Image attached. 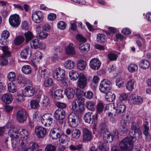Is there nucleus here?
Masks as SVG:
<instances>
[{"instance_id":"49","label":"nucleus","mask_w":151,"mask_h":151,"mask_svg":"<svg viewBox=\"0 0 151 151\" xmlns=\"http://www.w3.org/2000/svg\"><path fill=\"white\" fill-rule=\"evenodd\" d=\"M40 101H39L37 100L33 99L31 101L30 105L31 108L33 109H37L39 106V103Z\"/></svg>"},{"instance_id":"46","label":"nucleus","mask_w":151,"mask_h":151,"mask_svg":"<svg viewBox=\"0 0 151 151\" xmlns=\"http://www.w3.org/2000/svg\"><path fill=\"white\" fill-rule=\"evenodd\" d=\"M82 148V144L78 143L76 145L71 144L69 147L70 150L71 151L79 150Z\"/></svg>"},{"instance_id":"44","label":"nucleus","mask_w":151,"mask_h":151,"mask_svg":"<svg viewBox=\"0 0 151 151\" xmlns=\"http://www.w3.org/2000/svg\"><path fill=\"white\" fill-rule=\"evenodd\" d=\"M133 103L137 105H140L143 102V99L141 96H135L133 98Z\"/></svg>"},{"instance_id":"35","label":"nucleus","mask_w":151,"mask_h":151,"mask_svg":"<svg viewBox=\"0 0 151 151\" xmlns=\"http://www.w3.org/2000/svg\"><path fill=\"white\" fill-rule=\"evenodd\" d=\"M75 65V63L71 60H68L66 61L64 64L65 67L68 69H73Z\"/></svg>"},{"instance_id":"9","label":"nucleus","mask_w":151,"mask_h":151,"mask_svg":"<svg viewBox=\"0 0 151 151\" xmlns=\"http://www.w3.org/2000/svg\"><path fill=\"white\" fill-rule=\"evenodd\" d=\"M65 112L63 109H58L54 113V116L55 118L60 121L61 124L63 123V120L65 116Z\"/></svg>"},{"instance_id":"19","label":"nucleus","mask_w":151,"mask_h":151,"mask_svg":"<svg viewBox=\"0 0 151 151\" xmlns=\"http://www.w3.org/2000/svg\"><path fill=\"white\" fill-rule=\"evenodd\" d=\"M86 79L85 76L82 73H81L78 81V86L81 88H83L86 86Z\"/></svg>"},{"instance_id":"33","label":"nucleus","mask_w":151,"mask_h":151,"mask_svg":"<svg viewBox=\"0 0 151 151\" xmlns=\"http://www.w3.org/2000/svg\"><path fill=\"white\" fill-rule=\"evenodd\" d=\"M81 132L78 129L75 128L72 131L71 135L72 137L75 139H78L80 137Z\"/></svg>"},{"instance_id":"24","label":"nucleus","mask_w":151,"mask_h":151,"mask_svg":"<svg viewBox=\"0 0 151 151\" xmlns=\"http://www.w3.org/2000/svg\"><path fill=\"white\" fill-rule=\"evenodd\" d=\"M2 99L4 103L9 104L13 101V97L11 93H6L2 96Z\"/></svg>"},{"instance_id":"43","label":"nucleus","mask_w":151,"mask_h":151,"mask_svg":"<svg viewBox=\"0 0 151 151\" xmlns=\"http://www.w3.org/2000/svg\"><path fill=\"white\" fill-rule=\"evenodd\" d=\"M60 137L59 138V141L61 143L63 144L66 142L68 141V137L64 133H62V132L60 134Z\"/></svg>"},{"instance_id":"50","label":"nucleus","mask_w":151,"mask_h":151,"mask_svg":"<svg viewBox=\"0 0 151 151\" xmlns=\"http://www.w3.org/2000/svg\"><path fill=\"white\" fill-rule=\"evenodd\" d=\"M30 45L32 48L37 49L39 48V42L38 40L35 39L33 40L30 42Z\"/></svg>"},{"instance_id":"57","label":"nucleus","mask_w":151,"mask_h":151,"mask_svg":"<svg viewBox=\"0 0 151 151\" xmlns=\"http://www.w3.org/2000/svg\"><path fill=\"white\" fill-rule=\"evenodd\" d=\"M144 129L143 131V133L145 135L148 134V131L149 130V127L148 126V123L147 122H146L143 124Z\"/></svg>"},{"instance_id":"51","label":"nucleus","mask_w":151,"mask_h":151,"mask_svg":"<svg viewBox=\"0 0 151 151\" xmlns=\"http://www.w3.org/2000/svg\"><path fill=\"white\" fill-rule=\"evenodd\" d=\"M107 131H108L107 129L105 124L104 122L101 123L99 127V131L102 133L104 134Z\"/></svg>"},{"instance_id":"10","label":"nucleus","mask_w":151,"mask_h":151,"mask_svg":"<svg viewBox=\"0 0 151 151\" xmlns=\"http://www.w3.org/2000/svg\"><path fill=\"white\" fill-rule=\"evenodd\" d=\"M9 23L11 26L17 27L20 24L21 21L19 15L15 14L11 15L9 19Z\"/></svg>"},{"instance_id":"63","label":"nucleus","mask_w":151,"mask_h":151,"mask_svg":"<svg viewBox=\"0 0 151 151\" xmlns=\"http://www.w3.org/2000/svg\"><path fill=\"white\" fill-rule=\"evenodd\" d=\"M76 94L78 98H80L81 96L84 94L83 92L80 89L77 88L76 89Z\"/></svg>"},{"instance_id":"15","label":"nucleus","mask_w":151,"mask_h":151,"mask_svg":"<svg viewBox=\"0 0 151 151\" xmlns=\"http://www.w3.org/2000/svg\"><path fill=\"white\" fill-rule=\"evenodd\" d=\"M35 130L37 136L39 138H44L47 133L46 128L42 127L37 126L36 127Z\"/></svg>"},{"instance_id":"52","label":"nucleus","mask_w":151,"mask_h":151,"mask_svg":"<svg viewBox=\"0 0 151 151\" xmlns=\"http://www.w3.org/2000/svg\"><path fill=\"white\" fill-rule=\"evenodd\" d=\"M24 40V39L23 37L18 36L15 39L14 43L15 45H18L22 43Z\"/></svg>"},{"instance_id":"11","label":"nucleus","mask_w":151,"mask_h":151,"mask_svg":"<svg viewBox=\"0 0 151 151\" xmlns=\"http://www.w3.org/2000/svg\"><path fill=\"white\" fill-rule=\"evenodd\" d=\"M82 132V141L85 142L91 141L93 138L91 132L86 128H83Z\"/></svg>"},{"instance_id":"40","label":"nucleus","mask_w":151,"mask_h":151,"mask_svg":"<svg viewBox=\"0 0 151 151\" xmlns=\"http://www.w3.org/2000/svg\"><path fill=\"white\" fill-rule=\"evenodd\" d=\"M139 65L141 68L143 69L148 68L150 66L149 62L146 60H142L139 63Z\"/></svg>"},{"instance_id":"62","label":"nucleus","mask_w":151,"mask_h":151,"mask_svg":"<svg viewBox=\"0 0 151 151\" xmlns=\"http://www.w3.org/2000/svg\"><path fill=\"white\" fill-rule=\"evenodd\" d=\"M8 58L6 57V56H3V55L1 56V62L3 65H5L7 64L8 61L7 58Z\"/></svg>"},{"instance_id":"27","label":"nucleus","mask_w":151,"mask_h":151,"mask_svg":"<svg viewBox=\"0 0 151 151\" xmlns=\"http://www.w3.org/2000/svg\"><path fill=\"white\" fill-rule=\"evenodd\" d=\"M39 73L42 77L45 78L49 75V70L45 67L42 66L39 70Z\"/></svg>"},{"instance_id":"7","label":"nucleus","mask_w":151,"mask_h":151,"mask_svg":"<svg viewBox=\"0 0 151 151\" xmlns=\"http://www.w3.org/2000/svg\"><path fill=\"white\" fill-rule=\"evenodd\" d=\"M53 116L51 114L46 113L42 117L41 119L42 124L45 126L49 127L53 124L54 120L52 118Z\"/></svg>"},{"instance_id":"41","label":"nucleus","mask_w":151,"mask_h":151,"mask_svg":"<svg viewBox=\"0 0 151 151\" xmlns=\"http://www.w3.org/2000/svg\"><path fill=\"white\" fill-rule=\"evenodd\" d=\"M24 35L25 36V42H26L31 40L34 37V35L32 33L29 31H28L25 32L24 34Z\"/></svg>"},{"instance_id":"25","label":"nucleus","mask_w":151,"mask_h":151,"mask_svg":"<svg viewBox=\"0 0 151 151\" xmlns=\"http://www.w3.org/2000/svg\"><path fill=\"white\" fill-rule=\"evenodd\" d=\"M8 134L12 139L19 137V130L15 128H12L9 130Z\"/></svg>"},{"instance_id":"38","label":"nucleus","mask_w":151,"mask_h":151,"mask_svg":"<svg viewBox=\"0 0 151 151\" xmlns=\"http://www.w3.org/2000/svg\"><path fill=\"white\" fill-rule=\"evenodd\" d=\"M2 50L3 52V54L2 55L3 56H6L8 57L11 56V53L7 46H4L1 47Z\"/></svg>"},{"instance_id":"12","label":"nucleus","mask_w":151,"mask_h":151,"mask_svg":"<svg viewBox=\"0 0 151 151\" xmlns=\"http://www.w3.org/2000/svg\"><path fill=\"white\" fill-rule=\"evenodd\" d=\"M92 112L86 113L84 116V119L85 122L89 124L91 123L93 120H97L98 119V115L97 114L92 115Z\"/></svg>"},{"instance_id":"34","label":"nucleus","mask_w":151,"mask_h":151,"mask_svg":"<svg viewBox=\"0 0 151 151\" xmlns=\"http://www.w3.org/2000/svg\"><path fill=\"white\" fill-rule=\"evenodd\" d=\"M86 62L83 60H80L78 61L77 63L78 68L81 70H84L86 66Z\"/></svg>"},{"instance_id":"53","label":"nucleus","mask_w":151,"mask_h":151,"mask_svg":"<svg viewBox=\"0 0 151 151\" xmlns=\"http://www.w3.org/2000/svg\"><path fill=\"white\" fill-rule=\"evenodd\" d=\"M7 77L9 80L10 81H14L15 79L16 74L14 72H10L8 74Z\"/></svg>"},{"instance_id":"2","label":"nucleus","mask_w":151,"mask_h":151,"mask_svg":"<svg viewBox=\"0 0 151 151\" xmlns=\"http://www.w3.org/2000/svg\"><path fill=\"white\" fill-rule=\"evenodd\" d=\"M132 137H127L122 140L119 146L121 151H131L132 148Z\"/></svg>"},{"instance_id":"5","label":"nucleus","mask_w":151,"mask_h":151,"mask_svg":"<svg viewBox=\"0 0 151 151\" xmlns=\"http://www.w3.org/2000/svg\"><path fill=\"white\" fill-rule=\"evenodd\" d=\"M110 81L107 79H103L100 82L99 90L102 93L106 94L108 93L111 89Z\"/></svg>"},{"instance_id":"56","label":"nucleus","mask_w":151,"mask_h":151,"mask_svg":"<svg viewBox=\"0 0 151 151\" xmlns=\"http://www.w3.org/2000/svg\"><path fill=\"white\" fill-rule=\"evenodd\" d=\"M66 24L63 21H60L57 24L58 27L61 29L63 30L66 27Z\"/></svg>"},{"instance_id":"18","label":"nucleus","mask_w":151,"mask_h":151,"mask_svg":"<svg viewBox=\"0 0 151 151\" xmlns=\"http://www.w3.org/2000/svg\"><path fill=\"white\" fill-rule=\"evenodd\" d=\"M101 62L100 61L96 58H94L91 59L89 63L90 67L93 70L99 69L101 65Z\"/></svg>"},{"instance_id":"16","label":"nucleus","mask_w":151,"mask_h":151,"mask_svg":"<svg viewBox=\"0 0 151 151\" xmlns=\"http://www.w3.org/2000/svg\"><path fill=\"white\" fill-rule=\"evenodd\" d=\"M62 133L61 129L58 127H55L53 129L50 133L49 136L52 139H57L60 137Z\"/></svg>"},{"instance_id":"21","label":"nucleus","mask_w":151,"mask_h":151,"mask_svg":"<svg viewBox=\"0 0 151 151\" xmlns=\"http://www.w3.org/2000/svg\"><path fill=\"white\" fill-rule=\"evenodd\" d=\"M73 45V44L70 43L65 47L66 53L69 55L74 56L76 54L75 50Z\"/></svg>"},{"instance_id":"23","label":"nucleus","mask_w":151,"mask_h":151,"mask_svg":"<svg viewBox=\"0 0 151 151\" xmlns=\"http://www.w3.org/2000/svg\"><path fill=\"white\" fill-rule=\"evenodd\" d=\"M20 55L23 59H29L31 56V51L29 49L26 48L23 50L21 52Z\"/></svg>"},{"instance_id":"14","label":"nucleus","mask_w":151,"mask_h":151,"mask_svg":"<svg viewBox=\"0 0 151 151\" xmlns=\"http://www.w3.org/2000/svg\"><path fill=\"white\" fill-rule=\"evenodd\" d=\"M117 135V132L116 130L113 131V134H111L109 131H107L103 134L104 139L106 142H111L113 141L114 137Z\"/></svg>"},{"instance_id":"42","label":"nucleus","mask_w":151,"mask_h":151,"mask_svg":"<svg viewBox=\"0 0 151 151\" xmlns=\"http://www.w3.org/2000/svg\"><path fill=\"white\" fill-rule=\"evenodd\" d=\"M104 105L102 103H98L96 106V114H100L103 111Z\"/></svg>"},{"instance_id":"29","label":"nucleus","mask_w":151,"mask_h":151,"mask_svg":"<svg viewBox=\"0 0 151 151\" xmlns=\"http://www.w3.org/2000/svg\"><path fill=\"white\" fill-rule=\"evenodd\" d=\"M68 98L72 99L74 97L75 94V91L72 88H66L64 92Z\"/></svg>"},{"instance_id":"31","label":"nucleus","mask_w":151,"mask_h":151,"mask_svg":"<svg viewBox=\"0 0 151 151\" xmlns=\"http://www.w3.org/2000/svg\"><path fill=\"white\" fill-rule=\"evenodd\" d=\"M19 133V137L23 139L24 140H27L29 137V133L28 131L25 129H22Z\"/></svg>"},{"instance_id":"28","label":"nucleus","mask_w":151,"mask_h":151,"mask_svg":"<svg viewBox=\"0 0 151 151\" xmlns=\"http://www.w3.org/2000/svg\"><path fill=\"white\" fill-rule=\"evenodd\" d=\"M41 28L40 26H38L36 28V31L38 32L37 37L38 39H44L47 37L48 36V34L44 32L41 31L40 30Z\"/></svg>"},{"instance_id":"47","label":"nucleus","mask_w":151,"mask_h":151,"mask_svg":"<svg viewBox=\"0 0 151 151\" xmlns=\"http://www.w3.org/2000/svg\"><path fill=\"white\" fill-rule=\"evenodd\" d=\"M97 41L100 43H104L106 41V38L103 34L99 33L97 35Z\"/></svg>"},{"instance_id":"59","label":"nucleus","mask_w":151,"mask_h":151,"mask_svg":"<svg viewBox=\"0 0 151 151\" xmlns=\"http://www.w3.org/2000/svg\"><path fill=\"white\" fill-rule=\"evenodd\" d=\"M107 56L111 61L116 60L117 58V55L112 53H109L107 55Z\"/></svg>"},{"instance_id":"30","label":"nucleus","mask_w":151,"mask_h":151,"mask_svg":"<svg viewBox=\"0 0 151 151\" xmlns=\"http://www.w3.org/2000/svg\"><path fill=\"white\" fill-rule=\"evenodd\" d=\"M81 73L79 74L76 71L72 70L69 73V76L71 80H76L80 77Z\"/></svg>"},{"instance_id":"3","label":"nucleus","mask_w":151,"mask_h":151,"mask_svg":"<svg viewBox=\"0 0 151 151\" xmlns=\"http://www.w3.org/2000/svg\"><path fill=\"white\" fill-rule=\"evenodd\" d=\"M65 76L64 70L60 68H56L53 73V76L55 79L63 83H66Z\"/></svg>"},{"instance_id":"1","label":"nucleus","mask_w":151,"mask_h":151,"mask_svg":"<svg viewBox=\"0 0 151 151\" xmlns=\"http://www.w3.org/2000/svg\"><path fill=\"white\" fill-rule=\"evenodd\" d=\"M72 108L77 113H82L85 109L84 100L81 98L75 100L72 104Z\"/></svg>"},{"instance_id":"17","label":"nucleus","mask_w":151,"mask_h":151,"mask_svg":"<svg viewBox=\"0 0 151 151\" xmlns=\"http://www.w3.org/2000/svg\"><path fill=\"white\" fill-rule=\"evenodd\" d=\"M133 130H134V133L133 134V142L138 141L142 134V133L138 125L134 126L133 123Z\"/></svg>"},{"instance_id":"64","label":"nucleus","mask_w":151,"mask_h":151,"mask_svg":"<svg viewBox=\"0 0 151 151\" xmlns=\"http://www.w3.org/2000/svg\"><path fill=\"white\" fill-rule=\"evenodd\" d=\"M128 95L124 93H122L120 95L119 99L120 101H124L127 100L128 98Z\"/></svg>"},{"instance_id":"48","label":"nucleus","mask_w":151,"mask_h":151,"mask_svg":"<svg viewBox=\"0 0 151 151\" xmlns=\"http://www.w3.org/2000/svg\"><path fill=\"white\" fill-rule=\"evenodd\" d=\"M42 106L43 107H46L49 104V100L48 98L46 96H44L42 99L40 101Z\"/></svg>"},{"instance_id":"54","label":"nucleus","mask_w":151,"mask_h":151,"mask_svg":"<svg viewBox=\"0 0 151 151\" xmlns=\"http://www.w3.org/2000/svg\"><path fill=\"white\" fill-rule=\"evenodd\" d=\"M56 147L51 144L47 145L45 148L46 151H56Z\"/></svg>"},{"instance_id":"55","label":"nucleus","mask_w":151,"mask_h":151,"mask_svg":"<svg viewBox=\"0 0 151 151\" xmlns=\"http://www.w3.org/2000/svg\"><path fill=\"white\" fill-rule=\"evenodd\" d=\"M53 82V80L52 79L50 78H48L44 82L43 85L46 87H49L51 86Z\"/></svg>"},{"instance_id":"22","label":"nucleus","mask_w":151,"mask_h":151,"mask_svg":"<svg viewBox=\"0 0 151 151\" xmlns=\"http://www.w3.org/2000/svg\"><path fill=\"white\" fill-rule=\"evenodd\" d=\"M90 48V45L84 42L81 43L79 46V49L80 51L83 53L88 52Z\"/></svg>"},{"instance_id":"37","label":"nucleus","mask_w":151,"mask_h":151,"mask_svg":"<svg viewBox=\"0 0 151 151\" xmlns=\"http://www.w3.org/2000/svg\"><path fill=\"white\" fill-rule=\"evenodd\" d=\"M63 90L58 89L56 90L55 92L54 97L56 99H60L63 97Z\"/></svg>"},{"instance_id":"58","label":"nucleus","mask_w":151,"mask_h":151,"mask_svg":"<svg viewBox=\"0 0 151 151\" xmlns=\"http://www.w3.org/2000/svg\"><path fill=\"white\" fill-rule=\"evenodd\" d=\"M121 124L122 128L124 129L122 131H124V132H126L127 129V125L126 122L124 120H122L121 122Z\"/></svg>"},{"instance_id":"26","label":"nucleus","mask_w":151,"mask_h":151,"mask_svg":"<svg viewBox=\"0 0 151 151\" xmlns=\"http://www.w3.org/2000/svg\"><path fill=\"white\" fill-rule=\"evenodd\" d=\"M24 96L28 97L32 96L35 92V90L33 88L30 86H28L25 88L24 89Z\"/></svg>"},{"instance_id":"8","label":"nucleus","mask_w":151,"mask_h":151,"mask_svg":"<svg viewBox=\"0 0 151 151\" xmlns=\"http://www.w3.org/2000/svg\"><path fill=\"white\" fill-rule=\"evenodd\" d=\"M27 113L25 109H21L18 111L16 114L17 120L20 123L24 122L27 119Z\"/></svg>"},{"instance_id":"6","label":"nucleus","mask_w":151,"mask_h":151,"mask_svg":"<svg viewBox=\"0 0 151 151\" xmlns=\"http://www.w3.org/2000/svg\"><path fill=\"white\" fill-rule=\"evenodd\" d=\"M79 118L74 112L70 113L68 116V123L70 127H75L78 124Z\"/></svg>"},{"instance_id":"39","label":"nucleus","mask_w":151,"mask_h":151,"mask_svg":"<svg viewBox=\"0 0 151 151\" xmlns=\"http://www.w3.org/2000/svg\"><path fill=\"white\" fill-rule=\"evenodd\" d=\"M96 103L91 101H89L86 102V106L88 109L93 111L95 109Z\"/></svg>"},{"instance_id":"60","label":"nucleus","mask_w":151,"mask_h":151,"mask_svg":"<svg viewBox=\"0 0 151 151\" xmlns=\"http://www.w3.org/2000/svg\"><path fill=\"white\" fill-rule=\"evenodd\" d=\"M127 89L129 91H131L132 90V80L130 79L128 81L126 85Z\"/></svg>"},{"instance_id":"45","label":"nucleus","mask_w":151,"mask_h":151,"mask_svg":"<svg viewBox=\"0 0 151 151\" xmlns=\"http://www.w3.org/2000/svg\"><path fill=\"white\" fill-rule=\"evenodd\" d=\"M8 88L9 91L12 93H14L17 90V87L15 84L13 82L8 84Z\"/></svg>"},{"instance_id":"36","label":"nucleus","mask_w":151,"mask_h":151,"mask_svg":"<svg viewBox=\"0 0 151 151\" xmlns=\"http://www.w3.org/2000/svg\"><path fill=\"white\" fill-rule=\"evenodd\" d=\"M22 71L24 74L28 75L31 73L32 69L30 65H24L22 67Z\"/></svg>"},{"instance_id":"32","label":"nucleus","mask_w":151,"mask_h":151,"mask_svg":"<svg viewBox=\"0 0 151 151\" xmlns=\"http://www.w3.org/2000/svg\"><path fill=\"white\" fill-rule=\"evenodd\" d=\"M106 94L105 98L107 101L111 102L115 100L116 96L114 93L109 91Z\"/></svg>"},{"instance_id":"4","label":"nucleus","mask_w":151,"mask_h":151,"mask_svg":"<svg viewBox=\"0 0 151 151\" xmlns=\"http://www.w3.org/2000/svg\"><path fill=\"white\" fill-rule=\"evenodd\" d=\"M110 105L111 106H113V108L115 110V111L114 114V116L124 113L126 109L125 105L122 102L119 103L117 101L111 104Z\"/></svg>"},{"instance_id":"61","label":"nucleus","mask_w":151,"mask_h":151,"mask_svg":"<svg viewBox=\"0 0 151 151\" xmlns=\"http://www.w3.org/2000/svg\"><path fill=\"white\" fill-rule=\"evenodd\" d=\"M86 97L89 99H91L93 96V93L90 91H88L87 92L84 93Z\"/></svg>"},{"instance_id":"20","label":"nucleus","mask_w":151,"mask_h":151,"mask_svg":"<svg viewBox=\"0 0 151 151\" xmlns=\"http://www.w3.org/2000/svg\"><path fill=\"white\" fill-rule=\"evenodd\" d=\"M9 32L7 30H4L2 32L0 40V42L1 45H6L7 42L6 40L9 37Z\"/></svg>"},{"instance_id":"13","label":"nucleus","mask_w":151,"mask_h":151,"mask_svg":"<svg viewBox=\"0 0 151 151\" xmlns=\"http://www.w3.org/2000/svg\"><path fill=\"white\" fill-rule=\"evenodd\" d=\"M32 20L35 23H39L43 19V14L40 11H35L32 14Z\"/></svg>"}]
</instances>
